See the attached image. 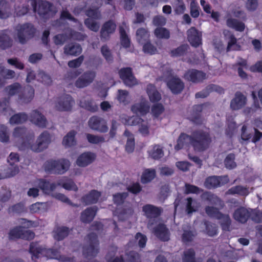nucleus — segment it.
I'll list each match as a JSON object with an SVG mask.
<instances>
[{
	"label": "nucleus",
	"instance_id": "nucleus-1",
	"mask_svg": "<svg viewBox=\"0 0 262 262\" xmlns=\"http://www.w3.org/2000/svg\"><path fill=\"white\" fill-rule=\"evenodd\" d=\"M13 136L17 139L19 142V150H25L30 149L32 151L39 152L46 149L51 142L50 134L44 131L38 137L37 143L33 144L34 134L33 131L27 129L24 127H16L13 132Z\"/></svg>",
	"mask_w": 262,
	"mask_h": 262
},
{
	"label": "nucleus",
	"instance_id": "nucleus-2",
	"mask_svg": "<svg viewBox=\"0 0 262 262\" xmlns=\"http://www.w3.org/2000/svg\"><path fill=\"white\" fill-rule=\"evenodd\" d=\"M211 142L212 138L209 132L198 129L193 131L191 135L181 133L174 148L179 150L191 145L195 151L203 152L209 147Z\"/></svg>",
	"mask_w": 262,
	"mask_h": 262
},
{
	"label": "nucleus",
	"instance_id": "nucleus-3",
	"mask_svg": "<svg viewBox=\"0 0 262 262\" xmlns=\"http://www.w3.org/2000/svg\"><path fill=\"white\" fill-rule=\"evenodd\" d=\"M70 165L69 160L62 158L48 160L44 163L43 166L45 171L48 173L62 174L69 170Z\"/></svg>",
	"mask_w": 262,
	"mask_h": 262
},
{
	"label": "nucleus",
	"instance_id": "nucleus-4",
	"mask_svg": "<svg viewBox=\"0 0 262 262\" xmlns=\"http://www.w3.org/2000/svg\"><path fill=\"white\" fill-rule=\"evenodd\" d=\"M88 239L87 245L83 248V254L87 259L95 257L99 252V241L97 235L91 232L87 235Z\"/></svg>",
	"mask_w": 262,
	"mask_h": 262
},
{
	"label": "nucleus",
	"instance_id": "nucleus-5",
	"mask_svg": "<svg viewBox=\"0 0 262 262\" xmlns=\"http://www.w3.org/2000/svg\"><path fill=\"white\" fill-rule=\"evenodd\" d=\"M17 37L21 44H25L27 39L33 38L36 33V29L31 23H27L17 26Z\"/></svg>",
	"mask_w": 262,
	"mask_h": 262
},
{
	"label": "nucleus",
	"instance_id": "nucleus-6",
	"mask_svg": "<svg viewBox=\"0 0 262 262\" xmlns=\"http://www.w3.org/2000/svg\"><path fill=\"white\" fill-rule=\"evenodd\" d=\"M31 5L34 12H37L38 14L41 17L47 18L49 17V14L52 11L53 5L46 1H41L38 3L37 8V2L36 0H32Z\"/></svg>",
	"mask_w": 262,
	"mask_h": 262
},
{
	"label": "nucleus",
	"instance_id": "nucleus-7",
	"mask_svg": "<svg viewBox=\"0 0 262 262\" xmlns=\"http://www.w3.org/2000/svg\"><path fill=\"white\" fill-rule=\"evenodd\" d=\"M229 181L228 176H211L207 177L204 182L205 187L208 189H215L227 184Z\"/></svg>",
	"mask_w": 262,
	"mask_h": 262
},
{
	"label": "nucleus",
	"instance_id": "nucleus-8",
	"mask_svg": "<svg viewBox=\"0 0 262 262\" xmlns=\"http://www.w3.org/2000/svg\"><path fill=\"white\" fill-rule=\"evenodd\" d=\"M184 78L193 83H199L202 82L204 80L206 79V74L196 69H189L184 74Z\"/></svg>",
	"mask_w": 262,
	"mask_h": 262
},
{
	"label": "nucleus",
	"instance_id": "nucleus-9",
	"mask_svg": "<svg viewBox=\"0 0 262 262\" xmlns=\"http://www.w3.org/2000/svg\"><path fill=\"white\" fill-rule=\"evenodd\" d=\"M120 78L124 84L128 86H133L137 84L136 77L130 67L122 68L118 72Z\"/></svg>",
	"mask_w": 262,
	"mask_h": 262
},
{
	"label": "nucleus",
	"instance_id": "nucleus-10",
	"mask_svg": "<svg viewBox=\"0 0 262 262\" xmlns=\"http://www.w3.org/2000/svg\"><path fill=\"white\" fill-rule=\"evenodd\" d=\"M74 103V100L71 96L64 94L58 98L55 107L59 111H69L71 110Z\"/></svg>",
	"mask_w": 262,
	"mask_h": 262
},
{
	"label": "nucleus",
	"instance_id": "nucleus-11",
	"mask_svg": "<svg viewBox=\"0 0 262 262\" xmlns=\"http://www.w3.org/2000/svg\"><path fill=\"white\" fill-rule=\"evenodd\" d=\"M117 25L113 20L105 21L102 26L100 30V38L103 41L110 39L111 35L116 31Z\"/></svg>",
	"mask_w": 262,
	"mask_h": 262
},
{
	"label": "nucleus",
	"instance_id": "nucleus-12",
	"mask_svg": "<svg viewBox=\"0 0 262 262\" xmlns=\"http://www.w3.org/2000/svg\"><path fill=\"white\" fill-rule=\"evenodd\" d=\"M96 77V73L92 71L84 72L75 82V85L78 88H83L93 82Z\"/></svg>",
	"mask_w": 262,
	"mask_h": 262
},
{
	"label": "nucleus",
	"instance_id": "nucleus-13",
	"mask_svg": "<svg viewBox=\"0 0 262 262\" xmlns=\"http://www.w3.org/2000/svg\"><path fill=\"white\" fill-rule=\"evenodd\" d=\"M89 125L91 128L100 133H106L108 127L105 120L100 117L94 116L90 118Z\"/></svg>",
	"mask_w": 262,
	"mask_h": 262
},
{
	"label": "nucleus",
	"instance_id": "nucleus-14",
	"mask_svg": "<svg viewBox=\"0 0 262 262\" xmlns=\"http://www.w3.org/2000/svg\"><path fill=\"white\" fill-rule=\"evenodd\" d=\"M187 39L191 46L197 48L202 44V33L191 27L187 31Z\"/></svg>",
	"mask_w": 262,
	"mask_h": 262
},
{
	"label": "nucleus",
	"instance_id": "nucleus-15",
	"mask_svg": "<svg viewBox=\"0 0 262 262\" xmlns=\"http://www.w3.org/2000/svg\"><path fill=\"white\" fill-rule=\"evenodd\" d=\"M154 235L163 242H167L170 239V232L166 226L163 223H159L153 228Z\"/></svg>",
	"mask_w": 262,
	"mask_h": 262
},
{
	"label": "nucleus",
	"instance_id": "nucleus-16",
	"mask_svg": "<svg viewBox=\"0 0 262 262\" xmlns=\"http://www.w3.org/2000/svg\"><path fill=\"white\" fill-rule=\"evenodd\" d=\"M167 85L173 94H180L185 86L184 83L177 76H173L168 80Z\"/></svg>",
	"mask_w": 262,
	"mask_h": 262
},
{
	"label": "nucleus",
	"instance_id": "nucleus-17",
	"mask_svg": "<svg viewBox=\"0 0 262 262\" xmlns=\"http://www.w3.org/2000/svg\"><path fill=\"white\" fill-rule=\"evenodd\" d=\"M251 215V209L249 210L244 207H239L234 211L233 217L238 222L245 224L250 218Z\"/></svg>",
	"mask_w": 262,
	"mask_h": 262
},
{
	"label": "nucleus",
	"instance_id": "nucleus-18",
	"mask_svg": "<svg viewBox=\"0 0 262 262\" xmlns=\"http://www.w3.org/2000/svg\"><path fill=\"white\" fill-rule=\"evenodd\" d=\"M206 103L194 105L192 107V111L191 116L188 117L190 121L197 125H201L203 123V119L201 116V113L203 107Z\"/></svg>",
	"mask_w": 262,
	"mask_h": 262
},
{
	"label": "nucleus",
	"instance_id": "nucleus-19",
	"mask_svg": "<svg viewBox=\"0 0 262 262\" xmlns=\"http://www.w3.org/2000/svg\"><path fill=\"white\" fill-rule=\"evenodd\" d=\"M142 210L148 219H155L161 215L163 209L151 204H146L143 206Z\"/></svg>",
	"mask_w": 262,
	"mask_h": 262
},
{
	"label": "nucleus",
	"instance_id": "nucleus-20",
	"mask_svg": "<svg viewBox=\"0 0 262 262\" xmlns=\"http://www.w3.org/2000/svg\"><path fill=\"white\" fill-rule=\"evenodd\" d=\"M34 97V90L29 85L23 87L20 93L18 95V99L24 103H28L31 101Z\"/></svg>",
	"mask_w": 262,
	"mask_h": 262
},
{
	"label": "nucleus",
	"instance_id": "nucleus-21",
	"mask_svg": "<svg viewBox=\"0 0 262 262\" xmlns=\"http://www.w3.org/2000/svg\"><path fill=\"white\" fill-rule=\"evenodd\" d=\"M96 155L91 152H85L80 155L76 160V164L84 167L91 164L95 159Z\"/></svg>",
	"mask_w": 262,
	"mask_h": 262
},
{
	"label": "nucleus",
	"instance_id": "nucleus-22",
	"mask_svg": "<svg viewBox=\"0 0 262 262\" xmlns=\"http://www.w3.org/2000/svg\"><path fill=\"white\" fill-rule=\"evenodd\" d=\"M30 121L41 128H45L47 123L46 117L36 110L32 112L30 115Z\"/></svg>",
	"mask_w": 262,
	"mask_h": 262
},
{
	"label": "nucleus",
	"instance_id": "nucleus-23",
	"mask_svg": "<svg viewBox=\"0 0 262 262\" xmlns=\"http://www.w3.org/2000/svg\"><path fill=\"white\" fill-rule=\"evenodd\" d=\"M246 97L241 92H237L230 102V107L233 110L241 109L246 104Z\"/></svg>",
	"mask_w": 262,
	"mask_h": 262
},
{
	"label": "nucleus",
	"instance_id": "nucleus-24",
	"mask_svg": "<svg viewBox=\"0 0 262 262\" xmlns=\"http://www.w3.org/2000/svg\"><path fill=\"white\" fill-rule=\"evenodd\" d=\"M100 196V192L94 189L92 190L81 198V201L86 205L96 204Z\"/></svg>",
	"mask_w": 262,
	"mask_h": 262
},
{
	"label": "nucleus",
	"instance_id": "nucleus-25",
	"mask_svg": "<svg viewBox=\"0 0 262 262\" xmlns=\"http://www.w3.org/2000/svg\"><path fill=\"white\" fill-rule=\"evenodd\" d=\"M97 211V208L96 206L86 208L81 213V221L86 224L91 223L94 220Z\"/></svg>",
	"mask_w": 262,
	"mask_h": 262
},
{
	"label": "nucleus",
	"instance_id": "nucleus-26",
	"mask_svg": "<svg viewBox=\"0 0 262 262\" xmlns=\"http://www.w3.org/2000/svg\"><path fill=\"white\" fill-rule=\"evenodd\" d=\"M57 185L61 186L66 190L71 191L73 190L76 192L78 190V188L73 180L67 177H62L59 179L57 182Z\"/></svg>",
	"mask_w": 262,
	"mask_h": 262
},
{
	"label": "nucleus",
	"instance_id": "nucleus-27",
	"mask_svg": "<svg viewBox=\"0 0 262 262\" xmlns=\"http://www.w3.org/2000/svg\"><path fill=\"white\" fill-rule=\"evenodd\" d=\"M19 161V155L17 153L11 152L8 159V162L11 167L8 168V173L9 177H13L17 174L19 171V167L17 165L13 166L15 163Z\"/></svg>",
	"mask_w": 262,
	"mask_h": 262
},
{
	"label": "nucleus",
	"instance_id": "nucleus-28",
	"mask_svg": "<svg viewBox=\"0 0 262 262\" xmlns=\"http://www.w3.org/2000/svg\"><path fill=\"white\" fill-rule=\"evenodd\" d=\"M226 24L229 28L241 32H243L246 27L244 23L236 18H232L231 15L227 18Z\"/></svg>",
	"mask_w": 262,
	"mask_h": 262
},
{
	"label": "nucleus",
	"instance_id": "nucleus-29",
	"mask_svg": "<svg viewBox=\"0 0 262 262\" xmlns=\"http://www.w3.org/2000/svg\"><path fill=\"white\" fill-rule=\"evenodd\" d=\"M150 106L146 101L136 103L131 107V111L136 114H140L142 116L146 115L149 111Z\"/></svg>",
	"mask_w": 262,
	"mask_h": 262
},
{
	"label": "nucleus",
	"instance_id": "nucleus-30",
	"mask_svg": "<svg viewBox=\"0 0 262 262\" xmlns=\"http://www.w3.org/2000/svg\"><path fill=\"white\" fill-rule=\"evenodd\" d=\"M146 93L149 100L152 103H157L162 98L160 93L156 89V86L152 84H149L147 86Z\"/></svg>",
	"mask_w": 262,
	"mask_h": 262
},
{
	"label": "nucleus",
	"instance_id": "nucleus-31",
	"mask_svg": "<svg viewBox=\"0 0 262 262\" xmlns=\"http://www.w3.org/2000/svg\"><path fill=\"white\" fill-rule=\"evenodd\" d=\"M81 46L76 43H69L64 47V52L66 55L77 56L82 52Z\"/></svg>",
	"mask_w": 262,
	"mask_h": 262
},
{
	"label": "nucleus",
	"instance_id": "nucleus-32",
	"mask_svg": "<svg viewBox=\"0 0 262 262\" xmlns=\"http://www.w3.org/2000/svg\"><path fill=\"white\" fill-rule=\"evenodd\" d=\"M95 3L98 4L99 7L97 8H89L85 12V14L90 18L93 19H99L101 18V14L99 10V8L102 6V0H95Z\"/></svg>",
	"mask_w": 262,
	"mask_h": 262
},
{
	"label": "nucleus",
	"instance_id": "nucleus-33",
	"mask_svg": "<svg viewBox=\"0 0 262 262\" xmlns=\"http://www.w3.org/2000/svg\"><path fill=\"white\" fill-rule=\"evenodd\" d=\"M79 105L81 107L92 113L96 112L98 110V106L92 99L80 100Z\"/></svg>",
	"mask_w": 262,
	"mask_h": 262
},
{
	"label": "nucleus",
	"instance_id": "nucleus-34",
	"mask_svg": "<svg viewBox=\"0 0 262 262\" xmlns=\"http://www.w3.org/2000/svg\"><path fill=\"white\" fill-rule=\"evenodd\" d=\"M202 199L213 205H224L223 201L216 195L210 191H205L201 195Z\"/></svg>",
	"mask_w": 262,
	"mask_h": 262
},
{
	"label": "nucleus",
	"instance_id": "nucleus-35",
	"mask_svg": "<svg viewBox=\"0 0 262 262\" xmlns=\"http://www.w3.org/2000/svg\"><path fill=\"white\" fill-rule=\"evenodd\" d=\"M70 232V230L67 227H58L54 231V238L58 241H62L69 235Z\"/></svg>",
	"mask_w": 262,
	"mask_h": 262
},
{
	"label": "nucleus",
	"instance_id": "nucleus-36",
	"mask_svg": "<svg viewBox=\"0 0 262 262\" xmlns=\"http://www.w3.org/2000/svg\"><path fill=\"white\" fill-rule=\"evenodd\" d=\"M156 176V171L155 169H145L141 176V182L143 184H146L150 182Z\"/></svg>",
	"mask_w": 262,
	"mask_h": 262
},
{
	"label": "nucleus",
	"instance_id": "nucleus-37",
	"mask_svg": "<svg viewBox=\"0 0 262 262\" xmlns=\"http://www.w3.org/2000/svg\"><path fill=\"white\" fill-rule=\"evenodd\" d=\"M38 185L39 188L45 193L53 191L57 186L55 183H50L47 180L41 179L39 180Z\"/></svg>",
	"mask_w": 262,
	"mask_h": 262
},
{
	"label": "nucleus",
	"instance_id": "nucleus-38",
	"mask_svg": "<svg viewBox=\"0 0 262 262\" xmlns=\"http://www.w3.org/2000/svg\"><path fill=\"white\" fill-rule=\"evenodd\" d=\"M6 31L0 32V49L5 50L11 47L12 45V40L5 33Z\"/></svg>",
	"mask_w": 262,
	"mask_h": 262
},
{
	"label": "nucleus",
	"instance_id": "nucleus-39",
	"mask_svg": "<svg viewBox=\"0 0 262 262\" xmlns=\"http://www.w3.org/2000/svg\"><path fill=\"white\" fill-rule=\"evenodd\" d=\"M28 119V115L25 113H19L12 115L9 122L11 124H18L25 122Z\"/></svg>",
	"mask_w": 262,
	"mask_h": 262
},
{
	"label": "nucleus",
	"instance_id": "nucleus-40",
	"mask_svg": "<svg viewBox=\"0 0 262 262\" xmlns=\"http://www.w3.org/2000/svg\"><path fill=\"white\" fill-rule=\"evenodd\" d=\"M241 50V46L237 43L236 38L234 34H231L229 37L226 51L228 52L231 51H239Z\"/></svg>",
	"mask_w": 262,
	"mask_h": 262
},
{
	"label": "nucleus",
	"instance_id": "nucleus-41",
	"mask_svg": "<svg viewBox=\"0 0 262 262\" xmlns=\"http://www.w3.org/2000/svg\"><path fill=\"white\" fill-rule=\"evenodd\" d=\"M76 132L71 130L63 138L62 141L63 145L66 147H71L76 144V141L75 140Z\"/></svg>",
	"mask_w": 262,
	"mask_h": 262
},
{
	"label": "nucleus",
	"instance_id": "nucleus-42",
	"mask_svg": "<svg viewBox=\"0 0 262 262\" xmlns=\"http://www.w3.org/2000/svg\"><path fill=\"white\" fill-rule=\"evenodd\" d=\"M149 32L144 28H139L136 31L137 39L139 43L143 44L149 40Z\"/></svg>",
	"mask_w": 262,
	"mask_h": 262
},
{
	"label": "nucleus",
	"instance_id": "nucleus-43",
	"mask_svg": "<svg viewBox=\"0 0 262 262\" xmlns=\"http://www.w3.org/2000/svg\"><path fill=\"white\" fill-rule=\"evenodd\" d=\"M29 253L32 255V258L37 259L40 254L43 252V248L40 247L37 242H31L30 244Z\"/></svg>",
	"mask_w": 262,
	"mask_h": 262
},
{
	"label": "nucleus",
	"instance_id": "nucleus-44",
	"mask_svg": "<svg viewBox=\"0 0 262 262\" xmlns=\"http://www.w3.org/2000/svg\"><path fill=\"white\" fill-rule=\"evenodd\" d=\"M119 33L121 46L125 49L129 48L131 43L130 39L126 34L125 30L123 26L119 27Z\"/></svg>",
	"mask_w": 262,
	"mask_h": 262
},
{
	"label": "nucleus",
	"instance_id": "nucleus-45",
	"mask_svg": "<svg viewBox=\"0 0 262 262\" xmlns=\"http://www.w3.org/2000/svg\"><path fill=\"white\" fill-rule=\"evenodd\" d=\"M205 211L208 216L211 218L219 220L223 216V213L220 211L218 208L213 206H206Z\"/></svg>",
	"mask_w": 262,
	"mask_h": 262
},
{
	"label": "nucleus",
	"instance_id": "nucleus-46",
	"mask_svg": "<svg viewBox=\"0 0 262 262\" xmlns=\"http://www.w3.org/2000/svg\"><path fill=\"white\" fill-rule=\"evenodd\" d=\"M227 193L229 194H239L241 195L246 196L249 193L248 190L247 188L241 185H237L232 187L228 189Z\"/></svg>",
	"mask_w": 262,
	"mask_h": 262
},
{
	"label": "nucleus",
	"instance_id": "nucleus-47",
	"mask_svg": "<svg viewBox=\"0 0 262 262\" xmlns=\"http://www.w3.org/2000/svg\"><path fill=\"white\" fill-rule=\"evenodd\" d=\"M155 35L159 39H168L170 38L169 31L164 27H157L154 30Z\"/></svg>",
	"mask_w": 262,
	"mask_h": 262
},
{
	"label": "nucleus",
	"instance_id": "nucleus-48",
	"mask_svg": "<svg viewBox=\"0 0 262 262\" xmlns=\"http://www.w3.org/2000/svg\"><path fill=\"white\" fill-rule=\"evenodd\" d=\"M205 232L209 236L213 237L218 233L217 227L215 224L208 221H205Z\"/></svg>",
	"mask_w": 262,
	"mask_h": 262
},
{
	"label": "nucleus",
	"instance_id": "nucleus-49",
	"mask_svg": "<svg viewBox=\"0 0 262 262\" xmlns=\"http://www.w3.org/2000/svg\"><path fill=\"white\" fill-rule=\"evenodd\" d=\"M253 134V127H247V125H243L241 129V139L245 141H249L252 137Z\"/></svg>",
	"mask_w": 262,
	"mask_h": 262
},
{
	"label": "nucleus",
	"instance_id": "nucleus-50",
	"mask_svg": "<svg viewBox=\"0 0 262 262\" xmlns=\"http://www.w3.org/2000/svg\"><path fill=\"white\" fill-rule=\"evenodd\" d=\"M10 112L13 111L10 106L9 99L4 98L0 101V113L4 115H11Z\"/></svg>",
	"mask_w": 262,
	"mask_h": 262
},
{
	"label": "nucleus",
	"instance_id": "nucleus-51",
	"mask_svg": "<svg viewBox=\"0 0 262 262\" xmlns=\"http://www.w3.org/2000/svg\"><path fill=\"white\" fill-rule=\"evenodd\" d=\"M22 88L23 87L19 83L15 82L6 87V90L9 95L12 96L17 94L19 95Z\"/></svg>",
	"mask_w": 262,
	"mask_h": 262
},
{
	"label": "nucleus",
	"instance_id": "nucleus-52",
	"mask_svg": "<svg viewBox=\"0 0 262 262\" xmlns=\"http://www.w3.org/2000/svg\"><path fill=\"white\" fill-rule=\"evenodd\" d=\"M23 227L21 226H16L11 229L9 232L10 239H21Z\"/></svg>",
	"mask_w": 262,
	"mask_h": 262
},
{
	"label": "nucleus",
	"instance_id": "nucleus-53",
	"mask_svg": "<svg viewBox=\"0 0 262 262\" xmlns=\"http://www.w3.org/2000/svg\"><path fill=\"white\" fill-rule=\"evenodd\" d=\"M189 46L187 44H183L177 48L172 50L170 52L171 56L178 57L184 55L187 51Z\"/></svg>",
	"mask_w": 262,
	"mask_h": 262
},
{
	"label": "nucleus",
	"instance_id": "nucleus-54",
	"mask_svg": "<svg viewBox=\"0 0 262 262\" xmlns=\"http://www.w3.org/2000/svg\"><path fill=\"white\" fill-rule=\"evenodd\" d=\"M25 211L24 204L22 202L16 203L8 209L9 214H20Z\"/></svg>",
	"mask_w": 262,
	"mask_h": 262
},
{
	"label": "nucleus",
	"instance_id": "nucleus-55",
	"mask_svg": "<svg viewBox=\"0 0 262 262\" xmlns=\"http://www.w3.org/2000/svg\"><path fill=\"white\" fill-rule=\"evenodd\" d=\"M165 111L163 105L161 103H156L152 105L151 112L152 116L158 118Z\"/></svg>",
	"mask_w": 262,
	"mask_h": 262
},
{
	"label": "nucleus",
	"instance_id": "nucleus-56",
	"mask_svg": "<svg viewBox=\"0 0 262 262\" xmlns=\"http://www.w3.org/2000/svg\"><path fill=\"white\" fill-rule=\"evenodd\" d=\"M10 7L9 5L6 2H0V18L2 19L7 18L9 16Z\"/></svg>",
	"mask_w": 262,
	"mask_h": 262
},
{
	"label": "nucleus",
	"instance_id": "nucleus-57",
	"mask_svg": "<svg viewBox=\"0 0 262 262\" xmlns=\"http://www.w3.org/2000/svg\"><path fill=\"white\" fill-rule=\"evenodd\" d=\"M195 253L194 250L189 249L184 252V256L182 258L183 262H197L195 260Z\"/></svg>",
	"mask_w": 262,
	"mask_h": 262
},
{
	"label": "nucleus",
	"instance_id": "nucleus-58",
	"mask_svg": "<svg viewBox=\"0 0 262 262\" xmlns=\"http://www.w3.org/2000/svg\"><path fill=\"white\" fill-rule=\"evenodd\" d=\"M164 155L162 149L159 145H155L149 152L150 157L154 160H158L162 158Z\"/></svg>",
	"mask_w": 262,
	"mask_h": 262
},
{
	"label": "nucleus",
	"instance_id": "nucleus-59",
	"mask_svg": "<svg viewBox=\"0 0 262 262\" xmlns=\"http://www.w3.org/2000/svg\"><path fill=\"white\" fill-rule=\"evenodd\" d=\"M143 51L146 54L154 55L158 52L157 48L149 40L143 43Z\"/></svg>",
	"mask_w": 262,
	"mask_h": 262
},
{
	"label": "nucleus",
	"instance_id": "nucleus-60",
	"mask_svg": "<svg viewBox=\"0 0 262 262\" xmlns=\"http://www.w3.org/2000/svg\"><path fill=\"white\" fill-rule=\"evenodd\" d=\"M203 191V189H201L200 188L196 186L191 185L188 183H186L185 184V194H199L201 192H202Z\"/></svg>",
	"mask_w": 262,
	"mask_h": 262
},
{
	"label": "nucleus",
	"instance_id": "nucleus-61",
	"mask_svg": "<svg viewBox=\"0 0 262 262\" xmlns=\"http://www.w3.org/2000/svg\"><path fill=\"white\" fill-rule=\"evenodd\" d=\"M235 155L234 154H229L226 157L224 163L225 167L229 169L235 168L236 166V163L234 162Z\"/></svg>",
	"mask_w": 262,
	"mask_h": 262
},
{
	"label": "nucleus",
	"instance_id": "nucleus-62",
	"mask_svg": "<svg viewBox=\"0 0 262 262\" xmlns=\"http://www.w3.org/2000/svg\"><path fill=\"white\" fill-rule=\"evenodd\" d=\"M128 195V194L127 192L117 193L113 195L114 203L117 205L123 204Z\"/></svg>",
	"mask_w": 262,
	"mask_h": 262
},
{
	"label": "nucleus",
	"instance_id": "nucleus-63",
	"mask_svg": "<svg viewBox=\"0 0 262 262\" xmlns=\"http://www.w3.org/2000/svg\"><path fill=\"white\" fill-rule=\"evenodd\" d=\"M86 137L88 142L91 144H97L105 142V139L102 136L86 134Z\"/></svg>",
	"mask_w": 262,
	"mask_h": 262
},
{
	"label": "nucleus",
	"instance_id": "nucleus-64",
	"mask_svg": "<svg viewBox=\"0 0 262 262\" xmlns=\"http://www.w3.org/2000/svg\"><path fill=\"white\" fill-rule=\"evenodd\" d=\"M84 23L88 28L93 31L97 32L99 30V24L93 19L90 18H86L84 20Z\"/></svg>",
	"mask_w": 262,
	"mask_h": 262
}]
</instances>
